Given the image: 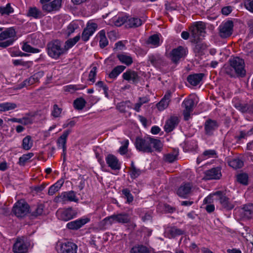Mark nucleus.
I'll use <instances>...</instances> for the list:
<instances>
[{
    "mask_svg": "<svg viewBox=\"0 0 253 253\" xmlns=\"http://www.w3.org/2000/svg\"><path fill=\"white\" fill-rule=\"evenodd\" d=\"M229 65L223 67L224 72L231 78H243L246 75L244 60L238 57L230 59Z\"/></svg>",
    "mask_w": 253,
    "mask_h": 253,
    "instance_id": "obj_1",
    "label": "nucleus"
},
{
    "mask_svg": "<svg viewBox=\"0 0 253 253\" xmlns=\"http://www.w3.org/2000/svg\"><path fill=\"white\" fill-rule=\"evenodd\" d=\"M135 145L137 150L144 153H152L153 151L152 147L159 152L162 148V144L159 140L148 137L145 138L137 137Z\"/></svg>",
    "mask_w": 253,
    "mask_h": 253,
    "instance_id": "obj_2",
    "label": "nucleus"
},
{
    "mask_svg": "<svg viewBox=\"0 0 253 253\" xmlns=\"http://www.w3.org/2000/svg\"><path fill=\"white\" fill-rule=\"evenodd\" d=\"M48 55L52 59L57 60L66 54L62 46V42L58 40L49 42L46 46Z\"/></svg>",
    "mask_w": 253,
    "mask_h": 253,
    "instance_id": "obj_3",
    "label": "nucleus"
},
{
    "mask_svg": "<svg viewBox=\"0 0 253 253\" xmlns=\"http://www.w3.org/2000/svg\"><path fill=\"white\" fill-rule=\"evenodd\" d=\"M234 213L241 219H249L253 217V204L244 205L243 207L235 209Z\"/></svg>",
    "mask_w": 253,
    "mask_h": 253,
    "instance_id": "obj_4",
    "label": "nucleus"
},
{
    "mask_svg": "<svg viewBox=\"0 0 253 253\" xmlns=\"http://www.w3.org/2000/svg\"><path fill=\"white\" fill-rule=\"evenodd\" d=\"M234 22L231 20L223 21L218 27V35L222 39H227L233 33Z\"/></svg>",
    "mask_w": 253,
    "mask_h": 253,
    "instance_id": "obj_5",
    "label": "nucleus"
},
{
    "mask_svg": "<svg viewBox=\"0 0 253 253\" xmlns=\"http://www.w3.org/2000/svg\"><path fill=\"white\" fill-rule=\"evenodd\" d=\"M205 24L202 22H198L195 25L190 27V31L193 42H197L202 40L205 34Z\"/></svg>",
    "mask_w": 253,
    "mask_h": 253,
    "instance_id": "obj_6",
    "label": "nucleus"
},
{
    "mask_svg": "<svg viewBox=\"0 0 253 253\" xmlns=\"http://www.w3.org/2000/svg\"><path fill=\"white\" fill-rule=\"evenodd\" d=\"M29 211V205L23 200L17 201L12 208V212L18 217H24Z\"/></svg>",
    "mask_w": 253,
    "mask_h": 253,
    "instance_id": "obj_7",
    "label": "nucleus"
},
{
    "mask_svg": "<svg viewBox=\"0 0 253 253\" xmlns=\"http://www.w3.org/2000/svg\"><path fill=\"white\" fill-rule=\"evenodd\" d=\"M195 100V97L190 96L185 98L182 103V107L184 108L183 115L185 121L189 120L190 118L191 114L196 106Z\"/></svg>",
    "mask_w": 253,
    "mask_h": 253,
    "instance_id": "obj_8",
    "label": "nucleus"
},
{
    "mask_svg": "<svg viewBox=\"0 0 253 253\" xmlns=\"http://www.w3.org/2000/svg\"><path fill=\"white\" fill-rule=\"evenodd\" d=\"M188 53L186 47L179 46L178 47L173 49L169 53V57L174 63H177L181 58H184Z\"/></svg>",
    "mask_w": 253,
    "mask_h": 253,
    "instance_id": "obj_9",
    "label": "nucleus"
},
{
    "mask_svg": "<svg viewBox=\"0 0 253 253\" xmlns=\"http://www.w3.org/2000/svg\"><path fill=\"white\" fill-rule=\"evenodd\" d=\"M215 195L218 196V201L223 210L229 211L234 208L236 202L231 200L225 194H223L221 191H217Z\"/></svg>",
    "mask_w": 253,
    "mask_h": 253,
    "instance_id": "obj_10",
    "label": "nucleus"
},
{
    "mask_svg": "<svg viewBox=\"0 0 253 253\" xmlns=\"http://www.w3.org/2000/svg\"><path fill=\"white\" fill-rule=\"evenodd\" d=\"M50 0H40V2L42 4V10L48 13L58 10L61 6L62 0H53L48 2Z\"/></svg>",
    "mask_w": 253,
    "mask_h": 253,
    "instance_id": "obj_11",
    "label": "nucleus"
},
{
    "mask_svg": "<svg viewBox=\"0 0 253 253\" xmlns=\"http://www.w3.org/2000/svg\"><path fill=\"white\" fill-rule=\"evenodd\" d=\"M56 202H61L65 204L66 202H79V198L77 197L76 192L73 190L62 192L59 196L55 198Z\"/></svg>",
    "mask_w": 253,
    "mask_h": 253,
    "instance_id": "obj_12",
    "label": "nucleus"
},
{
    "mask_svg": "<svg viewBox=\"0 0 253 253\" xmlns=\"http://www.w3.org/2000/svg\"><path fill=\"white\" fill-rule=\"evenodd\" d=\"M203 179L211 180L218 179L221 176V168L220 167L213 168L204 172Z\"/></svg>",
    "mask_w": 253,
    "mask_h": 253,
    "instance_id": "obj_13",
    "label": "nucleus"
},
{
    "mask_svg": "<svg viewBox=\"0 0 253 253\" xmlns=\"http://www.w3.org/2000/svg\"><path fill=\"white\" fill-rule=\"evenodd\" d=\"M77 212L72 208H69L64 211H58L57 214L59 219L65 221L71 220L76 216Z\"/></svg>",
    "mask_w": 253,
    "mask_h": 253,
    "instance_id": "obj_14",
    "label": "nucleus"
},
{
    "mask_svg": "<svg viewBox=\"0 0 253 253\" xmlns=\"http://www.w3.org/2000/svg\"><path fill=\"white\" fill-rule=\"evenodd\" d=\"M97 28V25L96 23H88L86 28L83 31L82 37H81L82 40L84 42L88 41L90 37L93 34Z\"/></svg>",
    "mask_w": 253,
    "mask_h": 253,
    "instance_id": "obj_15",
    "label": "nucleus"
},
{
    "mask_svg": "<svg viewBox=\"0 0 253 253\" xmlns=\"http://www.w3.org/2000/svg\"><path fill=\"white\" fill-rule=\"evenodd\" d=\"M122 77L124 80L132 84H137L139 81L138 73L130 69H128L124 73Z\"/></svg>",
    "mask_w": 253,
    "mask_h": 253,
    "instance_id": "obj_16",
    "label": "nucleus"
},
{
    "mask_svg": "<svg viewBox=\"0 0 253 253\" xmlns=\"http://www.w3.org/2000/svg\"><path fill=\"white\" fill-rule=\"evenodd\" d=\"M28 251V247L23 238H17L13 246L14 253H25Z\"/></svg>",
    "mask_w": 253,
    "mask_h": 253,
    "instance_id": "obj_17",
    "label": "nucleus"
},
{
    "mask_svg": "<svg viewBox=\"0 0 253 253\" xmlns=\"http://www.w3.org/2000/svg\"><path fill=\"white\" fill-rule=\"evenodd\" d=\"M218 127L217 122L211 119L207 120L204 125L205 134L208 135H211L213 134V131L215 130Z\"/></svg>",
    "mask_w": 253,
    "mask_h": 253,
    "instance_id": "obj_18",
    "label": "nucleus"
},
{
    "mask_svg": "<svg viewBox=\"0 0 253 253\" xmlns=\"http://www.w3.org/2000/svg\"><path fill=\"white\" fill-rule=\"evenodd\" d=\"M179 122V118L177 116H171L168 120L164 126V129L167 132H170L178 125Z\"/></svg>",
    "mask_w": 253,
    "mask_h": 253,
    "instance_id": "obj_19",
    "label": "nucleus"
},
{
    "mask_svg": "<svg viewBox=\"0 0 253 253\" xmlns=\"http://www.w3.org/2000/svg\"><path fill=\"white\" fill-rule=\"evenodd\" d=\"M89 219L88 218H80L68 222L66 226L69 229L78 230L89 222Z\"/></svg>",
    "mask_w": 253,
    "mask_h": 253,
    "instance_id": "obj_20",
    "label": "nucleus"
},
{
    "mask_svg": "<svg viewBox=\"0 0 253 253\" xmlns=\"http://www.w3.org/2000/svg\"><path fill=\"white\" fill-rule=\"evenodd\" d=\"M192 185L190 183H185L182 184L176 191L178 196L182 198H186L190 193Z\"/></svg>",
    "mask_w": 253,
    "mask_h": 253,
    "instance_id": "obj_21",
    "label": "nucleus"
},
{
    "mask_svg": "<svg viewBox=\"0 0 253 253\" xmlns=\"http://www.w3.org/2000/svg\"><path fill=\"white\" fill-rule=\"evenodd\" d=\"M106 161L109 167L113 170H119L120 169V164L119 160L116 156L112 154H109L106 158Z\"/></svg>",
    "mask_w": 253,
    "mask_h": 253,
    "instance_id": "obj_22",
    "label": "nucleus"
},
{
    "mask_svg": "<svg viewBox=\"0 0 253 253\" xmlns=\"http://www.w3.org/2000/svg\"><path fill=\"white\" fill-rule=\"evenodd\" d=\"M78 247L72 242L62 243L60 247L61 253H77Z\"/></svg>",
    "mask_w": 253,
    "mask_h": 253,
    "instance_id": "obj_23",
    "label": "nucleus"
},
{
    "mask_svg": "<svg viewBox=\"0 0 253 253\" xmlns=\"http://www.w3.org/2000/svg\"><path fill=\"white\" fill-rule=\"evenodd\" d=\"M16 33L12 27L7 29L0 34V41L7 39H16Z\"/></svg>",
    "mask_w": 253,
    "mask_h": 253,
    "instance_id": "obj_24",
    "label": "nucleus"
},
{
    "mask_svg": "<svg viewBox=\"0 0 253 253\" xmlns=\"http://www.w3.org/2000/svg\"><path fill=\"white\" fill-rule=\"evenodd\" d=\"M204 75L203 73L190 75L187 77V81L191 85L196 86L200 83Z\"/></svg>",
    "mask_w": 253,
    "mask_h": 253,
    "instance_id": "obj_25",
    "label": "nucleus"
},
{
    "mask_svg": "<svg viewBox=\"0 0 253 253\" xmlns=\"http://www.w3.org/2000/svg\"><path fill=\"white\" fill-rule=\"evenodd\" d=\"M171 94L168 93L165 94L164 97L157 104V108L159 110L162 111L167 108L169 104L170 100Z\"/></svg>",
    "mask_w": 253,
    "mask_h": 253,
    "instance_id": "obj_26",
    "label": "nucleus"
},
{
    "mask_svg": "<svg viewBox=\"0 0 253 253\" xmlns=\"http://www.w3.org/2000/svg\"><path fill=\"white\" fill-rule=\"evenodd\" d=\"M81 36L80 35H78L74 37L73 38L68 39L65 42L63 48L65 50L66 54L67 53V51L69 49L73 47L76 44V43L79 42Z\"/></svg>",
    "mask_w": 253,
    "mask_h": 253,
    "instance_id": "obj_27",
    "label": "nucleus"
},
{
    "mask_svg": "<svg viewBox=\"0 0 253 253\" xmlns=\"http://www.w3.org/2000/svg\"><path fill=\"white\" fill-rule=\"evenodd\" d=\"M149 61L156 67H159L164 63V60L160 54L151 55L149 57Z\"/></svg>",
    "mask_w": 253,
    "mask_h": 253,
    "instance_id": "obj_28",
    "label": "nucleus"
},
{
    "mask_svg": "<svg viewBox=\"0 0 253 253\" xmlns=\"http://www.w3.org/2000/svg\"><path fill=\"white\" fill-rule=\"evenodd\" d=\"M116 222L121 223H127L130 221V217L128 213L122 212L115 214Z\"/></svg>",
    "mask_w": 253,
    "mask_h": 253,
    "instance_id": "obj_29",
    "label": "nucleus"
},
{
    "mask_svg": "<svg viewBox=\"0 0 253 253\" xmlns=\"http://www.w3.org/2000/svg\"><path fill=\"white\" fill-rule=\"evenodd\" d=\"M117 57L121 63L126 65V66H130L133 63V59L132 57L126 54H117Z\"/></svg>",
    "mask_w": 253,
    "mask_h": 253,
    "instance_id": "obj_30",
    "label": "nucleus"
},
{
    "mask_svg": "<svg viewBox=\"0 0 253 253\" xmlns=\"http://www.w3.org/2000/svg\"><path fill=\"white\" fill-rule=\"evenodd\" d=\"M71 130L69 129L64 131L63 134L58 139L57 143L59 147H61L62 149H64V148H66V144L67 138Z\"/></svg>",
    "mask_w": 253,
    "mask_h": 253,
    "instance_id": "obj_31",
    "label": "nucleus"
},
{
    "mask_svg": "<svg viewBox=\"0 0 253 253\" xmlns=\"http://www.w3.org/2000/svg\"><path fill=\"white\" fill-rule=\"evenodd\" d=\"M144 21L137 17H128L127 21V27L136 28L141 26Z\"/></svg>",
    "mask_w": 253,
    "mask_h": 253,
    "instance_id": "obj_32",
    "label": "nucleus"
},
{
    "mask_svg": "<svg viewBox=\"0 0 253 253\" xmlns=\"http://www.w3.org/2000/svg\"><path fill=\"white\" fill-rule=\"evenodd\" d=\"M27 15L32 17L35 19H39L42 17V11L36 7H30L28 10Z\"/></svg>",
    "mask_w": 253,
    "mask_h": 253,
    "instance_id": "obj_33",
    "label": "nucleus"
},
{
    "mask_svg": "<svg viewBox=\"0 0 253 253\" xmlns=\"http://www.w3.org/2000/svg\"><path fill=\"white\" fill-rule=\"evenodd\" d=\"M126 67L123 65H118L115 67L109 74V78L112 79H115L123 72Z\"/></svg>",
    "mask_w": 253,
    "mask_h": 253,
    "instance_id": "obj_34",
    "label": "nucleus"
},
{
    "mask_svg": "<svg viewBox=\"0 0 253 253\" xmlns=\"http://www.w3.org/2000/svg\"><path fill=\"white\" fill-rule=\"evenodd\" d=\"M44 206L42 204H40L37 206L33 208L30 211V214L32 217H36L42 215L43 212Z\"/></svg>",
    "mask_w": 253,
    "mask_h": 253,
    "instance_id": "obj_35",
    "label": "nucleus"
},
{
    "mask_svg": "<svg viewBox=\"0 0 253 253\" xmlns=\"http://www.w3.org/2000/svg\"><path fill=\"white\" fill-rule=\"evenodd\" d=\"M64 183V180L60 179L58 180L55 184L51 186L48 189V193L49 195H53L57 192L61 187Z\"/></svg>",
    "mask_w": 253,
    "mask_h": 253,
    "instance_id": "obj_36",
    "label": "nucleus"
},
{
    "mask_svg": "<svg viewBox=\"0 0 253 253\" xmlns=\"http://www.w3.org/2000/svg\"><path fill=\"white\" fill-rule=\"evenodd\" d=\"M196 44L195 45L193 50L195 53H198L199 55L204 54L205 50H206L208 46L206 43L201 42L200 41H197Z\"/></svg>",
    "mask_w": 253,
    "mask_h": 253,
    "instance_id": "obj_37",
    "label": "nucleus"
},
{
    "mask_svg": "<svg viewBox=\"0 0 253 253\" xmlns=\"http://www.w3.org/2000/svg\"><path fill=\"white\" fill-rule=\"evenodd\" d=\"M33 141L30 135H27L22 140V147L25 150H30L33 146Z\"/></svg>",
    "mask_w": 253,
    "mask_h": 253,
    "instance_id": "obj_38",
    "label": "nucleus"
},
{
    "mask_svg": "<svg viewBox=\"0 0 253 253\" xmlns=\"http://www.w3.org/2000/svg\"><path fill=\"white\" fill-rule=\"evenodd\" d=\"M17 107V105L14 103L5 102L0 104V112H5L14 109Z\"/></svg>",
    "mask_w": 253,
    "mask_h": 253,
    "instance_id": "obj_39",
    "label": "nucleus"
},
{
    "mask_svg": "<svg viewBox=\"0 0 253 253\" xmlns=\"http://www.w3.org/2000/svg\"><path fill=\"white\" fill-rule=\"evenodd\" d=\"M228 165L234 169L241 168L244 165V162L239 158H235L229 161Z\"/></svg>",
    "mask_w": 253,
    "mask_h": 253,
    "instance_id": "obj_40",
    "label": "nucleus"
},
{
    "mask_svg": "<svg viewBox=\"0 0 253 253\" xmlns=\"http://www.w3.org/2000/svg\"><path fill=\"white\" fill-rule=\"evenodd\" d=\"M100 37L99 46L101 48H103L108 44V40L105 36V31L104 30L100 31L99 33Z\"/></svg>",
    "mask_w": 253,
    "mask_h": 253,
    "instance_id": "obj_41",
    "label": "nucleus"
},
{
    "mask_svg": "<svg viewBox=\"0 0 253 253\" xmlns=\"http://www.w3.org/2000/svg\"><path fill=\"white\" fill-rule=\"evenodd\" d=\"M141 173V170L136 168L133 162L131 163V167L130 168V176L132 179H135L138 177Z\"/></svg>",
    "mask_w": 253,
    "mask_h": 253,
    "instance_id": "obj_42",
    "label": "nucleus"
},
{
    "mask_svg": "<svg viewBox=\"0 0 253 253\" xmlns=\"http://www.w3.org/2000/svg\"><path fill=\"white\" fill-rule=\"evenodd\" d=\"M8 121H10L11 122H16L20 124H21L24 125H27L29 124H31L33 123L32 120L28 117H23L21 119L17 118H11L8 120Z\"/></svg>",
    "mask_w": 253,
    "mask_h": 253,
    "instance_id": "obj_43",
    "label": "nucleus"
},
{
    "mask_svg": "<svg viewBox=\"0 0 253 253\" xmlns=\"http://www.w3.org/2000/svg\"><path fill=\"white\" fill-rule=\"evenodd\" d=\"M13 12L14 9L11 6V4L9 3H7L5 6H0V14L1 15H8Z\"/></svg>",
    "mask_w": 253,
    "mask_h": 253,
    "instance_id": "obj_44",
    "label": "nucleus"
},
{
    "mask_svg": "<svg viewBox=\"0 0 253 253\" xmlns=\"http://www.w3.org/2000/svg\"><path fill=\"white\" fill-rule=\"evenodd\" d=\"M85 100L83 98H77L74 101V106L77 110H82L85 106Z\"/></svg>",
    "mask_w": 253,
    "mask_h": 253,
    "instance_id": "obj_45",
    "label": "nucleus"
},
{
    "mask_svg": "<svg viewBox=\"0 0 253 253\" xmlns=\"http://www.w3.org/2000/svg\"><path fill=\"white\" fill-rule=\"evenodd\" d=\"M79 28V25L78 24L74 22H72L69 24L67 26L66 31V35L67 37H69L72 34L75 30Z\"/></svg>",
    "mask_w": 253,
    "mask_h": 253,
    "instance_id": "obj_46",
    "label": "nucleus"
},
{
    "mask_svg": "<svg viewBox=\"0 0 253 253\" xmlns=\"http://www.w3.org/2000/svg\"><path fill=\"white\" fill-rule=\"evenodd\" d=\"M130 102L129 101H123L118 103L117 105V108L121 113L126 112V108L127 107L129 108H131V107L130 105Z\"/></svg>",
    "mask_w": 253,
    "mask_h": 253,
    "instance_id": "obj_47",
    "label": "nucleus"
},
{
    "mask_svg": "<svg viewBox=\"0 0 253 253\" xmlns=\"http://www.w3.org/2000/svg\"><path fill=\"white\" fill-rule=\"evenodd\" d=\"M22 49L25 52L33 53H39L40 51V50L39 49L32 47L27 42H25L23 43L22 46Z\"/></svg>",
    "mask_w": 253,
    "mask_h": 253,
    "instance_id": "obj_48",
    "label": "nucleus"
},
{
    "mask_svg": "<svg viewBox=\"0 0 253 253\" xmlns=\"http://www.w3.org/2000/svg\"><path fill=\"white\" fill-rule=\"evenodd\" d=\"M85 87V86H82L81 85H74L70 84L66 85L64 87V90L67 92H74L77 90L83 89Z\"/></svg>",
    "mask_w": 253,
    "mask_h": 253,
    "instance_id": "obj_49",
    "label": "nucleus"
},
{
    "mask_svg": "<svg viewBox=\"0 0 253 253\" xmlns=\"http://www.w3.org/2000/svg\"><path fill=\"white\" fill-rule=\"evenodd\" d=\"M237 180L240 183L247 185L248 184V175L245 173L239 174L237 175Z\"/></svg>",
    "mask_w": 253,
    "mask_h": 253,
    "instance_id": "obj_50",
    "label": "nucleus"
},
{
    "mask_svg": "<svg viewBox=\"0 0 253 253\" xmlns=\"http://www.w3.org/2000/svg\"><path fill=\"white\" fill-rule=\"evenodd\" d=\"M131 253H148V249L142 245L133 247L130 251Z\"/></svg>",
    "mask_w": 253,
    "mask_h": 253,
    "instance_id": "obj_51",
    "label": "nucleus"
},
{
    "mask_svg": "<svg viewBox=\"0 0 253 253\" xmlns=\"http://www.w3.org/2000/svg\"><path fill=\"white\" fill-rule=\"evenodd\" d=\"M33 156L34 154L33 153H28V154L23 155L19 158L18 164L20 166H24L25 163Z\"/></svg>",
    "mask_w": 253,
    "mask_h": 253,
    "instance_id": "obj_52",
    "label": "nucleus"
},
{
    "mask_svg": "<svg viewBox=\"0 0 253 253\" xmlns=\"http://www.w3.org/2000/svg\"><path fill=\"white\" fill-rule=\"evenodd\" d=\"M160 39L157 35H153L149 37L147 41V43L158 46L159 45Z\"/></svg>",
    "mask_w": 253,
    "mask_h": 253,
    "instance_id": "obj_53",
    "label": "nucleus"
},
{
    "mask_svg": "<svg viewBox=\"0 0 253 253\" xmlns=\"http://www.w3.org/2000/svg\"><path fill=\"white\" fill-rule=\"evenodd\" d=\"M128 19V17L126 16H119L115 21V25L119 27L126 23V26L127 27V21Z\"/></svg>",
    "mask_w": 253,
    "mask_h": 253,
    "instance_id": "obj_54",
    "label": "nucleus"
},
{
    "mask_svg": "<svg viewBox=\"0 0 253 253\" xmlns=\"http://www.w3.org/2000/svg\"><path fill=\"white\" fill-rule=\"evenodd\" d=\"M123 194L127 199V202L130 203L133 200V197L130 193V191L127 188L123 189L122 191Z\"/></svg>",
    "mask_w": 253,
    "mask_h": 253,
    "instance_id": "obj_55",
    "label": "nucleus"
},
{
    "mask_svg": "<svg viewBox=\"0 0 253 253\" xmlns=\"http://www.w3.org/2000/svg\"><path fill=\"white\" fill-rule=\"evenodd\" d=\"M177 156V153H170L165 155L164 159L166 162L172 163L176 159Z\"/></svg>",
    "mask_w": 253,
    "mask_h": 253,
    "instance_id": "obj_56",
    "label": "nucleus"
},
{
    "mask_svg": "<svg viewBox=\"0 0 253 253\" xmlns=\"http://www.w3.org/2000/svg\"><path fill=\"white\" fill-rule=\"evenodd\" d=\"M203 156L205 157L206 159L217 157V154L214 150H206L203 152Z\"/></svg>",
    "mask_w": 253,
    "mask_h": 253,
    "instance_id": "obj_57",
    "label": "nucleus"
},
{
    "mask_svg": "<svg viewBox=\"0 0 253 253\" xmlns=\"http://www.w3.org/2000/svg\"><path fill=\"white\" fill-rule=\"evenodd\" d=\"M62 109L61 108L58 107L57 104H54L53 106V110L51 112V115L54 118H58L60 117L62 112Z\"/></svg>",
    "mask_w": 253,
    "mask_h": 253,
    "instance_id": "obj_58",
    "label": "nucleus"
},
{
    "mask_svg": "<svg viewBox=\"0 0 253 253\" xmlns=\"http://www.w3.org/2000/svg\"><path fill=\"white\" fill-rule=\"evenodd\" d=\"M122 143L123 145L119 148V152L121 155H124L127 152V148L129 144L128 140H125Z\"/></svg>",
    "mask_w": 253,
    "mask_h": 253,
    "instance_id": "obj_59",
    "label": "nucleus"
},
{
    "mask_svg": "<svg viewBox=\"0 0 253 253\" xmlns=\"http://www.w3.org/2000/svg\"><path fill=\"white\" fill-rule=\"evenodd\" d=\"M169 233L172 237H175L176 236L182 235L183 234V231L176 227H172L169 229Z\"/></svg>",
    "mask_w": 253,
    "mask_h": 253,
    "instance_id": "obj_60",
    "label": "nucleus"
},
{
    "mask_svg": "<svg viewBox=\"0 0 253 253\" xmlns=\"http://www.w3.org/2000/svg\"><path fill=\"white\" fill-rule=\"evenodd\" d=\"M245 7L250 12L253 13V0H244Z\"/></svg>",
    "mask_w": 253,
    "mask_h": 253,
    "instance_id": "obj_61",
    "label": "nucleus"
},
{
    "mask_svg": "<svg viewBox=\"0 0 253 253\" xmlns=\"http://www.w3.org/2000/svg\"><path fill=\"white\" fill-rule=\"evenodd\" d=\"M96 67H93L91 69V71L89 72L88 76V80L89 81L92 82L93 83L95 82V77L96 75Z\"/></svg>",
    "mask_w": 253,
    "mask_h": 253,
    "instance_id": "obj_62",
    "label": "nucleus"
},
{
    "mask_svg": "<svg viewBox=\"0 0 253 253\" xmlns=\"http://www.w3.org/2000/svg\"><path fill=\"white\" fill-rule=\"evenodd\" d=\"M16 39H8L6 41L0 42V47L2 48H6L11 45H12Z\"/></svg>",
    "mask_w": 253,
    "mask_h": 253,
    "instance_id": "obj_63",
    "label": "nucleus"
},
{
    "mask_svg": "<svg viewBox=\"0 0 253 253\" xmlns=\"http://www.w3.org/2000/svg\"><path fill=\"white\" fill-rule=\"evenodd\" d=\"M103 221L104 222L105 225H111L113 223L116 222L115 214L106 217Z\"/></svg>",
    "mask_w": 253,
    "mask_h": 253,
    "instance_id": "obj_64",
    "label": "nucleus"
}]
</instances>
